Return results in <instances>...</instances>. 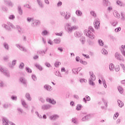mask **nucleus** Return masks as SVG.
<instances>
[{
  "mask_svg": "<svg viewBox=\"0 0 125 125\" xmlns=\"http://www.w3.org/2000/svg\"><path fill=\"white\" fill-rule=\"evenodd\" d=\"M72 72L73 74H78V69L75 68L72 69Z\"/></svg>",
  "mask_w": 125,
  "mask_h": 125,
  "instance_id": "60",
  "label": "nucleus"
},
{
  "mask_svg": "<svg viewBox=\"0 0 125 125\" xmlns=\"http://www.w3.org/2000/svg\"><path fill=\"white\" fill-rule=\"evenodd\" d=\"M32 24V25L33 27H36V26H38V25H40L41 24V21H40L36 20L35 21L34 20Z\"/></svg>",
  "mask_w": 125,
  "mask_h": 125,
  "instance_id": "16",
  "label": "nucleus"
},
{
  "mask_svg": "<svg viewBox=\"0 0 125 125\" xmlns=\"http://www.w3.org/2000/svg\"><path fill=\"white\" fill-rule=\"evenodd\" d=\"M39 100H40V101H41L42 103H43L44 102H45L44 99H43V98L42 97H40L39 98Z\"/></svg>",
  "mask_w": 125,
  "mask_h": 125,
  "instance_id": "63",
  "label": "nucleus"
},
{
  "mask_svg": "<svg viewBox=\"0 0 125 125\" xmlns=\"http://www.w3.org/2000/svg\"><path fill=\"white\" fill-rule=\"evenodd\" d=\"M18 13L20 14V15H22L23 10H22V8H21V6L19 5L18 6Z\"/></svg>",
  "mask_w": 125,
  "mask_h": 125,
  "instance_id": "20",
  "label": "nucleus"
},
{
  "mask_svg": "<svg viewBox=\"0 0 125 125\" xmlns=\"http://www.w3.org/2000/svg\"><path fill=\"white\" fill-rule=\"evenodd\" d=\"M121 19L122 21H125V15L124 14V13H121Z\"/></svg>",
  "mask_w": 125,
  "mask_h": 125,
  "instance_id": "34",
  "label": "nucleus"
},
{
  "mask_svg": "<svg viewBox=\"0 0 125 125\" xmlns=\"http://www.w3.org/2000/svg\"><path fill=\"white\" fill-rule=\"evenodd\" d=\"M74 36L77 38H79L82 36V34H81L79 31H76L74 34Z\"/></svg>",
  "mask_w": 125,
  "mask_h": 125,
  "instance_id": "35",
  "label": "nucleus"
},
{
  "mask_svg": "<svg viewBox=\"0 0 125 125\" xmlns=\"http://www.w3.org/2000/svg\"><path fill=\"white\" fill-rule=\"evenodd\" d=\"M109 70L110 71H113L115 70V66H114V64L113 63H110L109 64Z\"/></svg>",
  "mask_w": 125,
  "mask_h": 125,
  "instance_id": "33",
  "label": "nucleus"
},
{
  "mask_svg": "<svg viewBox=\"0 0 125 125\" xmlns=\"http://www.w3.org/2000/svg\"><path fill=\"white\" fill-rule=\"evenodd\" d=\"M90 14L91 15H92V16H94V17H96V14H95V12L94 11H91L90 12Z\"/></svg>",
  "mask_w": 125,
  "mask_h": 125,
  "instance_id": "62",
  "label": "nucleus"
},
{
  "mask_svg": "<svg viewBox=\"0 0 125 125\" xmlns=\"http://www.w3.org/2000/svg\"><path fill=\"white\" fill-rule=\"evenodd\" d=\"M71 20L74 23H76L77 22V18L75 17H72Z\"/></svg>",
  "mask_w": 125,
  "mask_h": 125,
  "instance_id": "47",
  "label": "nucleus"
},
{
  "mask_svg": "<svg viewBox=\"0 0 125 125\" xmlns=\"http://www.w3.org/2000/svg\"><path fill=\"white\" fill-rule=\"evenodd\" d=\"M16 46H17V47H18V48H19L20 50H21V51H24V52H26V51H27V50H26L25 48L20 46V45L19 44H16Z\"/></svg>",
  "mask_w": 125,
  "mask_h": 125,
  "instance_id": "17",
  "label": "nucleus"
},
{
  "mask_svg": "<svg viewBox=\"0 0 125 125\" xmlns=\"http://www.w3.org/2000/svg\"><path fill=\"white\" fill-rule=\"evenodd\" d=\"M55 75L57 77H60L61 78H62V76H61V74H60V72L59 71H57L55 72Z\"/></svg>",
  "mask_w": 125,
  "mask_h": 125,
  "instance_id": "45",
  "label": "nucleus"
},
{
  "mask_svg": "<svg viewBox=\"0 0 125 125\" xmlns=\"http://www.w3.org/2000/svg\"><path fill=\"white\" fill-rule=\"evenodd\" d=\"M72 123H73V124H75V125H78L79 124L78 120L76 118H72Z\"/></svg>",
  "mask_w": 125,
  "mask_h": 125,
  "instance_id": "39",
  "label": "nucleus"
},
{
  "mask_svg": "<svg viewBox=\"0 0 125 125\" xmlns=\"http://www.w3.org/2000/svg\"><path fill=\"white\" fill-rule=\"evenodd\" d=\"M48 34V32H47V30H44L42 32V36H47V34Z\"/></svg>",
  "mask_w": 125,
  "mask_h": 125,
  "instance_id": "37",
  "label": "nucleus"
},
{
  "mask_svg": "<svg viewBox=\"0 0 125 125\" xmlns=\"http://www.w3.org/2000/svg\"><path fill=\"white\" fill-rule=\"evenodd\" d=\"M98 42H99V45H100V46H103V45H104V42H103V41L102 40H101V39H100L98 40Z\"/></svg>",
  "mask_w": 125,
  "mask_h": 125,
  "instance_id": "41",
  "label": "nucleus"
},
{
  "mask_svg": "<svg viewBox=\"0 0 125 125\" xmlns=\"http://www.w3.org/2000/svg\"><path fill=\"white\" fill-rule=\"evenodd\" d=\"M71 17V13L69 12H66L65 13V15H64V19L66 20H68Z\"/></svg>",
  "mask_w": 125,
  "mask_h": 125,
  "instance_id": "21",
  "label": "nucleus"
},
{
  "mask_svg": "<svg viewBox=\"0 0 125 125\" xmlns=\"http://www.w3.org/2000/svg\"><path fill=\"white\" fill-rule=\"evenodd\" d=\"M27 22L30 23V22H34V18H27L26 19Z\"/></svg>",
  "mask_w": 125,
  "mask_h": 125,
  "instance_id": "42",
  "label": "nucleus"
},
{
  "mask_svg": "<svg viewBox=\"0 0 125 125\" xmlns=\"http://www.w3.org/2000/svg\"><path fill=\"white\" fill-rule=\"evenodd\" d=\"M21 102L22 106H23V107H24V108H28V105H27L26 102H25V100H21Z\"/></svg>",
  "mask_w": 125,
  "mask_h": 125,
  "instance_id": "26",
  "label": "nucleus"
},
{
  "mask_svg": "<svg viewBox=\"0 0 125 125\" xmlns=\"http://www.w3.org/2000/svg\"><path fill=\"white\" fill-rule=\"evenodd\" d=\"M94 26L95 29H98L100 27V20L96 19L94 22Z\"/></svg>",
  "mask_w": 125,
  "mask_h": 125,
  "instance_id": "7",
  "label": "nucleus"
},
{
  "mask_svg": "<svg viewBox=\"0 0 125 125\" xmlns=\"http://www.w3.org/2000/svg\"><path fill=\"white\" fill-rule=\"evenodd\" d=\"M117 102H118V105L119 107H120V108L124 107V103H123V102H122L120 100H118L117 101Z\"/></svg>",
  "mask_w": 125,
  "mask_h": 125,
  "instance_id": "23",
  "label": "nucleus"
},
{
  "mask_svg": "<svg viewBox=\"0 0 125 125\" xmlns=\"http://www.w3.org/2000/svg\"><path fill=\"white\" fill-rule=\"evenodd\" d=\"M17 29L19 32V33H22V29H21V27H20V26L17 25Z\"/></svg>",
  "mask_w": 125,
  "mask_h": 125,
  "instance_id": "55",
  "label": "nucleus"
},
{
  "mask_svg": "<svg viewBox=\"0 0 125 125\" xmlns=\"http://www.w3.org/2000/svg\"><path fill=\"white\" fill-rule=\"evenodd\" d=\"M25 70L27 73H32V69L30 67H26Z\"/></svg>",
  "mask_w": 125,
  "mask_h": 125,
  "instance_id": "49",
  "label": "nucleus"
},
{
  "mask_svg": "<svg viewBox=\"0 0 125 125\" xmlns=\"http://www.w3.org/2000/svg\"><path fill=\"white\" fill-rule=\"evenodd\" d=\"M3 107L4 109H7L9 107V104H5L3 105Z\"/></svg>",
  "mask_w": 125,
  "mask_h": 125,
  "instance_id": "50",
  "label": "nucleus"
},
{
  "mask_svg": "<svg viewBox=\"0 0 125 125\" xmlns=\"http://www.w3.org/2000/svg\"><path fill=\"white\" fill-rule=\"evenodd\" d=\"M46 101H47V102H49V103H50L53 105H55V104H56V101H55V100H54V99H51L48 98L46 99Z\"/></svg>",
  "mask_w": 125,
  "mask_h": 125,
  "instance_id": "11",
  "label": "nucleus"
},
{
  "mask_svg": "<svg viewBox=\"0 0 125 125\" xmlns=\"http://www.w3.org/2000/svg\"><path fill=\"white\" fill-rule=\"evenodd\" d=\"M37 3L40 8H43L44 4L42 0H36Z\"/></svg>",
  "mask_w": 125,
  "mask_h": 125,
  "instance_id": "8",
  "label": "nucleus"
},
{
  "mask_svg": "<svg viewBox=\"0 0 125 125\" xmlns=\"http://www.w3.org/2000/svg\"><path fill=\"white\" fill-rule=\"evenodd\" d=\"M120 66L122 67V68L123 69V71L124 72H125V64H123V63H121L120 64Z\"/></svg>",
  "mask_w": 125,
  "mask_h": 125,
  "instance_id": "64",
  "label": "nucleus"
},
{
  "mask_svg": "<svg viewBox=\"0 0 125 125\" xmlns=\"http://www.w3.org/2000/svg\"><path fill=\"white\" fill-rule=\"evenodd\" d=\"M0 71L1 72V73H3L4 76H5L6 77H7L8 78H9L10 77V74L9 73V71H8V70H7V68L0 66Z\"/></svg>",
  "mask_w": 125,
  "mask_h": 125,
  "instance_id": "5",
  "label": "nucleus"
},
{
  "mask_svg": "<svg viewBox=\"0 0 125 125\" xmlns=\"http://www.w3.org/2000/svg\"><path fill=\"white\" fill-rule=\"evenodd\" d=\"M16 60H14L12 61V65H9V67H10L12 69H13L14 68V65L16 64Z\"/></svg>",
  "mask_w": 125,
  "mask_h": 125,
  "instance_id": "32",
  "label": "nucleus"
},
{
  "mask_svg": "<svg viewBox=\"0 0 125 125\" xmlns=\"http://www.w3.org/2000/svg\"><path fill=\"white\" fill-rule=\"evenodd\" d=\"M32 79L33 81H34V82H36V81H37V76H36V75H32Z\"/></svg>",
  "mask_w": 125,
  "mask_h": 125,
  "instance_id": "53",
  "label": "nucleus"
},
{
  "mask_svg": "<svg viewBox=\"0 0 125 125\" xmlns=\"http://www.w3.org/2000/svg\"><path fill=\"white\" fill-rule=\"evenodd\" d=\"M114 56L117 60H119V61H123V60H124L123 56L118 52L115 53Z\"/></svg>",
  "mask_w": 125,
  "mask_h": 125,
  "instance_id": "6",
  "label": "nucleus"
},
{
  "mask_svg": "<svg viewBox=\"0 0 125 125\" xmlns=\"http://www.w3.org/2000/svg\"><path fill=\"white\" fill-rule=\"evenodd\" d=\"M110 2H109V0H103V4L104 6H108L109 5V4Z\"/></svg>",
  "mask_w": 125,
  "mask_h": 125,
  "instance_id": "25",
  "label": "nucleus"
},
{
  "mask_svg": "<svg viewBox=\"0 0 125 125\" xmlns=\"http://www.w3.org/2000/svg\"><path fill=\"white\" fill-rule=\"evenodd\" d=\"M82 109V105L78 104L76 107V110L80 111Z\"/></svg>",
  "mask_w": 125,
  "mask_h": 125,
  "instance_id": "46",
  "label": "nucleus"
},
{
  "mask_svg": "<svg viewBox=\"0 0 125 125\" xmlns=\"http://www.w3.org/2000/svg\"><path fill=\"white\" fill-rule=\"evenodd\" d=\"M80 83H87V80L85 79H80Z\"/></svg>",
  "mask_w": 125,
  "mask_h": 125,
  "instance_id": "56",
  "label": "nucleus"
},
{
  "mask_svg": "<svg viewBox=\"0 0 125 125\" xmlns=\"http://www.w3.org/2000/svg\"><path fill=\"white\" fill-rule=\"evenodd\" d=\"M118 117H119V113L117 112L116 114H114L113 118L114 120H116Z\"/></svg>",
  "mask_w": 125,
  "mask_h": 125,
  "instance_id": "61",
  "label": "nucleus"
},
{
  "mask_svg": "<svg viewBox=\"0 0 125 125\" xmlns=\"http://www.w3.org/2000/svg\"><path fill=\"white\" fill-rule=\"evenodd\" d=\"M125 45H122L121 46V48H120V50H121L123 55H124V56H125Z\"/></svg>",
  "mask_w": 125,
  "mask_h": 125,
  "instance_id": "18",
  "label": "nucleus"
},
{
  "mask_svg": "<svg viewBox=\"0 0 125 125\" xmlns=\"http://www.w3.org/2000/svg\"><path fill=\"white\" fill-rule=\"evenodd\" d=\"M118 89L120 92V93H123V92H124V89L123 88V87H122V86H119L118 87Z\"/></svg>",
  "mask_w": 125,
  "mask_h": 125,
  "instance_id": "40",
  "label": "nucleus"
},
{
  "mask_svg": "<svg viewBox=\"0 0 125 125\" xmlns=\"http://www.w3.org/2000/svg\"><path fill=\"white\" fill-rule=\"evenodd\" d=\"M44 88L45 89H46V90H48L49 91H50V90L51 89V87L50 86V85L46 84L44 86Z\"/></svg>",
  "mask_w": 125,
  "mask_h": 125,
  "instance_id": "31",
  "label": "nucleus"
},
{
  "mask_svg": "<svg viewBox=\"0 0 125 125\" xmlns=\"http://www.w3.org/2000/svg\"><path fill=\"white\" fill-rule=\"evenodd\" d=\"M101 80L103 82V83L104 88H107V84H106V81H105V79H104V78L102 77Z\"/></svg>",
  "mask_w": 125,
  "mask_h": 125,
  "instance_id": "28",
  "label": "nucleus"
},
{
  "mask_svg": "<svg viewBox=\"0 0 125 125\" xmlns=\"http://www.w3.org/2000/svg\"><path fill=\"white\" fill-rule=\"evenodd\" d=\"M80 62L81 63V64H83V65H86L87 64V62L83 61L82 60H80Z\"/></svg>",
  "mask_w": 125,
  "mask_h": 125,
  "instance_id": "48",
  "label": "nucleus"
},
{
  "mask_svg": "<svg viewBox=\"0 0 125 125\" xmlns=\"http://www.w3.org/2000/svg\"><path fill=\"white\" fill-rule=\"evenodd\" d=\"M25 97L27 98V100L28 101H32V98L31 97V96H30V94L29 93H26L25 94Z\"/></svg>",
  "mask_w": 125,
  "mask_h": 125,
  "instance_id": "29",
  "label": "nucleus"
},
{
  "mask_svg": "<svg viewBox=\"0 0 125 125\" xmlns=\"http://www.w3.org/2000/svg\"><path fill=\"white\" fill-rule=\"evenodd\" d=\"M0 87H4V83L1 81H0Z\"/></svg>",
  "mask_w": 125,
  "mask_h": 125,
  "instance_id": "52",
  "label": "nucleus"
},
{
  "mask_svg": "<svg viewBox=\"0 0 125 125\" xmlns=\"http://www.w3.org/2000/svg\"><path fill=\"white\" fill-rule=\"evenodd\" d=\"M50 108H51V105L49 104H44L42 106V110H48Z\"/></svg>",
  "mask_w": 125,
  "mask_h": 125,
  "instance_id": "10",
  "label": "nucleus"
},
{
  "mask_svg": "<svg viewBox=\"0 0 125 125\" xmlns=\"http://www.w3.org/2000/svg\"><path fill=\"white\" fill-rule=\"evenodd\" d=\"M20 82L24 85V86H26L27 85V80L25 79V78L22 77L20 79Z\"/></svg>",
  "mask_w": 125,
  "mask_h": 125,
  "instance_id": "15",
  "label": "nucleus"
},
{
  "mask_svg": "<svg viewBox=\"0 0 125 125\" xmlns=\"http://www.w3.org/2000/svg\"><path fill=\"white\" fill-rule=\"evenodd\" d=\"M54 42L56 44H59L61 42V39L60 38H56L54 39Z\"/></svg>",
  "mask_w": 125,
  "mask_h": 125,
  "instance_id": "24",
  "label": "nucleus"
},
{
  "mask_svg": "<svg viewBox=\"0 0 125 125\" xmlns=\"http://www.w3.org/2000/svg\"><path fill=\"white\" fill-rule=\"evenodd\" d=\"M18 112L20 115H22L24 113V111H23V109L20 107H18L17 108Z\"/></svg>",
  "mask_w": 125,
  "mask_h": 125,
  "instance_id": "30",
  "label": "nucleus"
},
{
  "mask_svg": "<svg viewBox=\"0 0 125 125\" xmlns=\"http://www.w3.org/2000/svg\"><path fill=\"white\" fill-rule=\"evenodd\" d=\"M3 46L6 49V50H9V45L6 42H4L3 43Z\"/></svg>",
  "mask_w": 125,
  "mask_h": 125,
  "instance_id": "19",
  "label": "nucleus"
},
{
  "mask_svg": "<svg viewBox=\"0 0 125 125\" xmlns=\"http://www.w3.org/2000/svg\"><path fill=\"white\" fill-rule=\"evenodd\" d=\"M9 19L14 20V19H15V16L14 15H11L9 17Z\"/></svg>",
  "mask_w": 125,
  "mask_h": 125,
  "instance_id": "57",
  "label": "nucleus"
},
{
  "mask_svg": "<svg viewBox=\"0 0 125 125\" xmlns=\"http://www.w3.org/2000/svg\"><path fill=\"white\" fill-rule=\"evenodd\" d=\"M94 29L92 26H89L88 29H85L84 30V34L86 35L88 38L91 39V40H93L94 39V36H93V33L91 32H93Z\"/></svg>",
  "mask_w": 125,
  "mask_h": 125,
  "instance_id": "1",
  "label": "nucleus"
},
{
  "mask_svg": "<svg viewBox=\"0 0 125 125\" xmlns=\"http://www.w3.org/2000/svg\"><path fill=\"white\" fill-rule=\"evenodd\" d=\"M24 63L21 62L19 66L20 69H23L24 68Z\"/></svg>",
  "mask_w": 125,
  "mask_h": 125,
  "instance_id": "59",
  "label": "nucleus"
},
{
  "mask_svg": "<svg viewBox=\"0 0 125 125\" xmlns=\"http://www.w3.org/2000/svg\"><path fill=\"white\" fill-rule=\"evenodd\" d=\"M59 118V116L56 114L51 115L49 117V119L51 121H56Z\"/></svg>",
  "mask_w": 125,
  "mask_h": 125,
  "instance_id": "9",
  "label": "nucleus"
},
{
  "mask_svg": "<svg viewBox=\"0 0 125 125\" xmlns=\"http://www.w3.org/2000/svg\"><path fill=\"white\" fill-rule=\"evenodd\" d=\"M60 65H61V62H55L54 65L56 68H58V66H59Z\"/></svg>",
  "mask_w": 125,
  "mask_h": 125,
  "instance_id": "44",
  "label": "nucleus"
},
{
  "mask_svg": "<svg viewBox=\"0 0 125 125\" xmlns=\"http://www.w3.org/2000/svg\"><path fill=\"white\" fill-rule=\"evenodd\" d=\"M118 24V21H113L112 23H111V25L112 26H113V27H116V25H117Z\"/></svg>",
  "mask_w": 125,
  "mask_h": 125,
  "instance_id": "54",
  "label": "nucleus"
},
{
  "mask_svg": "<svg viewBox=\"0 0 125 125\" xmlns=\"http://www.w3.org/2000/svg\"><path fill=\"white\" fill-rule=\"evenodd\" d=\"M4 3L5 4H7L9 6H10L11 7H12L14 4L10 0H4Z\"/></svg>",
  "mask_w": 125,
  "mask_h": 125,
  "instance_id": "12",
  "label": "nucleus"
},
{
  "mask_svg": "<svg viewBox=\"0 0 125 125\" xmlns=\"http://www.w3.org/2000/svg\"><path fill=\"white\" fill-rule=\"evenodd\" d=\"M89 119H90V115L88 114L83 117L82 121V122H86V121L89 120Z\"/></svg>",
  "mask_w": 125,
  "mask_h": 125,
  "instance_id": "14",
  "label": "nucleus"
},
{
  "mask_svg": "<svg viewBox=\"0 0 125 125\" xmlns=\"http://www.w3.org/2000/svg\"><path fill=\"white\" fill-rule=\"evenodd\" d=\"M1 11H3L4 12L7 11V8L4 6H1Z\"/></svg>",
  "mask_w": 125,
  "mask_h": 125,
  "instance_id": "38",
  "label": "nucleus"
},
{
  "mask_svg": "<svg viewBox=\"0 0 125 125\" xmlns=\"http://www.w3.org/2000/svg\"><path fill=\"white\" fill-rule=\"evenodd\" d=\"M7 24L3 23L1 24V27L5 30H6V31H11V28L15 29V26L11 22H7Z\"/></svg>",
  "mask_w": 125,
  "mask_h": 125,
  "instance_id": "2",
  "label": "nucleus"
},
{
  "mask_svg": "<svg viewBox=\"0 0 125 125\" xmlns=\"http://www.w3.org/2000/svg\"><path fill=\"white\" fill-rule=\"evenodd\" d=\"M35 66L40 71H42V67L40 65V64H35Z\"/></svg>",
  "mask_w": 125,
  "mask_h": 125,
  "instance_id": "43",
  "label": "nucleus"
},
{
  "mask_svg": "<svg viewBox=\"0 0 125 125\" xmlns=\"http://www.w3.org/2000/svg\"><path fill=\"white\" fill-rule=\"evenodd\" d=\"M38 52L39 54H41L42 56H43L44 54H45V52L44 50L39 51Z\"/></svg>",
  "mask_w": 125,
  "mask_h": 125,
  "instance_id": "51",
  "label": "nucleus"
},
{
  "mask_svg": "<svg viewBox=\"0 0 125 125\" xmlns=\"http://www.w3.org/2000/svg\"><path fill=\"white\" fill-rule=\"evenodd\" d=\"M102 53L104 55H106V54H108V52L107 51V50H106V49H105L104 48H103L102 50Z\"/></svg>",
  "mask_w": 125,
  "mask_h": 125,
  "instance_id": "36",
  "label": "nucleus"
},
{
  "mask_svg": "<svg viewBox=\"0 0 125 125\" xmlns=\"http://www.w3.org/2000/svg\"><path fill=\"white\" fill-rule=\"evenodd\" d=\"M2 122L3 123V125H8L9 122L8 121V119L5 117H3L2 119Z\"/></svg>",
  "mask_w": 125,
  "mask_h": 125,
  "instance_id": "13",
  "label": "nucleus"
},
{
  "mask_svg": "<svg viewBox=\"0 0 125 125\" xmlns=\"http://www.w3.org/2000/svg\"><path fill=\"white\" fill-rule=\"evenodd\" d=\"M75 13L77 16H82V15H83V13L80 10H76Z\"/></svg>",
  "mask_w": 125,
  "mask_h": 125,
  "instance_id": "27",
  "label": "nucleus"
},
{
  "mask_svg": "<svg viewBox=\"0 0 125 125\" xmlns=\"http://www.w3.org/2000/svg\"><path fill=\"white\" fill-rule=\"evenodd\" d=\"M11 98L12 100H15V101H16L17 100V97H16L15 96H12L11 97Z\"/></svg>",
  "mask_w": 125,
  "mask_h": 125,
  "instance_id": "58",
  "label": "nucleus"
},
{
  "mask_svg": "<svg viewBox=\"0 0 125 125\" xmlns=\"http://www.w3.org/2000/svg\"><path fill=\"white\" fill-rule=\"evenodd\" d=\"M66 31L68 34H71L73 32V31H74V30H77L78 29V26H71V25L69 23H66Z\"/></svg>",
  "mask_w": 125,
  "mask_h": 125,
  "instance_id": "4",
  "label": "nucleus"
},
{
  "mask_svg": "<svg viewBox=\"0 0 125 125\" xmlns=\"http://www.w3.org/2000/svg\"><path fill=\"white\" fill-rule=\"evenodd\" d=\"M113 15L116 17V18L120 19L121 18V16L120 15V14L118 13V11H114L113 12Z\"/></svg>",
  "mask_w": 125,
  "mask_h": 125,
  "instance_id": "22",
  "label": "nucleus"
},
{
  "mask_svg": "<svg viewBox=\"0 0 125 125\" xmlns=\"http://www.w3.org/2000/svg\"><path fill=\"white\" fill-rule=\"evenodd\" d=\"M90 75V78L89 79V84L90 85H92V86H94L95 85V83H94V81L96 80V77H95V75L93 74V72H89Z\"/></svg>",
  "mask_w": 125,
  "mask_h": 125,
  "instance_id": "3",
  "label": "nucleus"
}]
</instances>
